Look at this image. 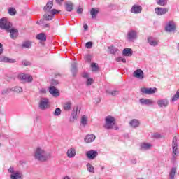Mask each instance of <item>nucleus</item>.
Wrapping results in <instances>:
<instances>
[{
    "mask_svg": "<svg viewBox=\"0 0 179 179\" xmlns=\"http://www.w3.org/2000/svg\"><path fill=\"white\" fill-rule=\"evenodd\" d=\"M34 157L36 160H38L39 162H47L51 157V154L45 151L44 148L38 147L35 150Z\"/></svg>",
    "mask_w": 179,
    "mask_h": 179,
    "instance_id": "nucleus-1",
    "label": "nucleus"
},
{
    "mask_svg": "<svg viewBox=\"0 0 179 179\" xmlns=\"http://www.w3.org/2000/svg\"><path fill=\"white\" fill-rule=\"evenodd\" d=\"M115 117L111 115H108L105 117V123L103 124V127L105 129H108V131L110 129H115L117 131V129H118V127H115Z\"/></svg>",
    "mask_w": 179,
    "mask_h": 179,
    "instance_id": "nucleus-2",
    "label": "nucleus"
},
{
    "mask_svg": "<svg viewBox=\"0 0 179 179\" xmlns=\"http://www.w3.org/2000/svg\"><path fill=\"white\" fill-rule=\"evenodd\" d=\"M8 173H10V179H22L23 178V175L19 171H15V168L13 166H10L8 170Z\"/></svg>",
    "mask_w": 179,
    "mask_h": 179,
    "instance_id": "nucleus-3",
    "label": "nucleus"
},
{
    "mask_svg": "<svg viewBox=\"0 0 179 179\" xmlns=\"http://www.w3.org/2000/svg\"><path fill=\"white\" fill-rule=\"evenodd\" d=\"M10 27H12V24L8 21V19L5 17L0 19V29L8 31Z\"/></svg>",
    "mask_w": 179,
    "mask_h": 179,
    "instance_id": "nucleus-4",
    "label": "nucleus"
},
{
    "mask_svg": "<svg viewBox=\"0 0 179 179\" xmlns=\"http://www.w3.org/2000/svg\"><path fill=\"white\" fill-rule=\"evenodd\" d=\"M127 38L129 43H134L138 40V32L134 29H131L127 32Z\"/></svg>",
    "mask_w": 179,
    "mask_h": 179,
    "instance_id": "nucleus-5",
    "label": "nucleus"
},
{
    "mask_svg": "<svg viewBox=\"0 0 179 179\" xmlns=\"http://www.w3.org/2000/svg\"><path fill=\"white\" fill-rule=\"evenodd\" d=\"M176 22L173 20L169 21L166 26H165V31H166V33H173V31H176Z\"/></svg>",
    "mask_w": 179,
    "mask_h": 179,
    "instance_id": "nucleus-6",
    "label": "nucleus"
},
{
    "mask_svg": "<svg viewBox=\"0 0 179 179\" xmlns=\"http://www.w3.org/2000/svg\"><path fill=\"white\" fill-rule=\"evenodd\" d=\"M18 79L21 82H27L28 83L33 82V77L31 76L23 73L18 75Z\"/></svg>",
    "mask_w": 179,
    "mask_h": 179,
    "instance_id": "nucleus-7",
    "label": "nucleus"
},
{
    "mask_svg": "<svg viewBox=\"0 0 179 179\" xmlns=\"http://www.w3.org/2000/svg\"><path fill=\"white\" fill-rule=\"evenodd\" d=\"M155 12L157 16H163L166 13H169V8L163 7H157L155 9Z\"/></svg>",
    "mask_w": 179,
    "mask_h": 179,
    "instance_id": "nucleus-8",
    "label": "nucleus"
},
{
    "mask_svg": "<svg viewBox=\"0 0 179 179\" xmlns=\"http://www.w3.org/2000/svg\"><path fill=\"white\" fill-rule=\"evenodd\" d=\"M133 76L136 79H139L140 80H142L145 79V73L142 69H137L134 71Z\"/></svg>",
    "mask_w": 179,
    "mask_h": 179,
    "instance_id": "nucleus-9",
    "label": "nucleus"
},
{
    "mask_svg": "<svg viewBox=\"0 0 179 179\" xmlns=\"http://www.w3.org/2000/svg\"><path fill=\"white\" fill-rule=\"evenodd\" d=\"M78 114H80V110H79V107H76L73 110L70 117V122H75V120L78 119Z\"/></svg>",
    "mask_w": 179,
    "mask_h": 179,
    "instance_id": "nucleus-10",
    "label": "nucleus"
},
{
    "mask_svg": "<svg viewBox=\"0 0 179 179\" xmlns=\"http://www.w3.org/2000/svg\"><path fill=\"white\" fill-rule=\"evenodd\" d=\"M141 93L143 94H153L157 92V88L154 87V88H146L143 87L141 89Z\"/></svg>",
    "mask_w": 179,
    "mask_h": 179,
    "instance_id": "nucleus-11",
    "label": "nucleus"
},
{
    "mask_svg": "<svg viewBox=\"0 0 179 179\" xmlns=\"http://www.w3.org/2000/svg\"><path fill=\"white\" fill-rule=\"evenodd\" d=\"M157 105L160 108H166L169 107V99H161L157 101Z\"/></svg>",
    "mask_w": 179,
    "mask_h": 179,
    "instance_id": "nucleus-12",
    "label": "nucleus"
},
{
    "mask_svg": "<svg viewBox=\"0 0 179 179\" xmlns=\"http://www.w3.org/2000/svg\"><path fill=\"white\" fill-rule=\"evenodd\" d=\"M99 153L97 152L96 150H90L86 152V157L90 160H94V159L97 157Z\"/></svg>",
    "mask_w": 179,
    "mask_h": 179,
    "instance_id": "nucleus-13",
    "label": "nucleus"
},
{
    "mask_svg": "<svg viewBox=\"0 0 179 179\" xmlns=\"http://www.w3.org/2000/svg\"><path fill=\"white\" fill-rule=\"evenodd\" d=\"M47 107H48V99L43 98L39 102L38 108L40 110H45Z\"/></svg>",
    "mask_w": 179,
    "mask_h": 179,
    "instance_id": "nucleus-14",
    "label": "nucleus"
},
{
    "mask_svg": "<svg viewBox=\"0 0 179 179\" xmlns=\"http://www.w3.org/2000/svg\"><path fill=\"white\" fill-rule=\"evenodd\" d=\"M131 13H134V15H138L139 13H142V6L139 5L134 4L131 10H130Z\"/></svg>",
    "mask_w": 179,
    "mask_h": 179,
    "instance_id": "nucleus-15",
    "label": "nucleus"
},
{
    "mask_svg": "<svg viewBox=\"0 0 179 179\" xmlns=\"http://www.w3.org/2000/svg\"><path fill=\"white\" fill-rule=\"evenodd\" d=\"M139 101L142 106H153L155 104V101L149 99L141 98Z\"/></svg>",
    "mask_w": 179,
    "mask_h": 179,
    "instance_id": "nucleus-16",
    "label": "nucleus"
},
{
    "mask_svg": "<svg viewBox=\"0 0 179 179\" xmlns=\"http://www.w3.org/2000/svg\"><path fill=\"white\" fill-rule=\"evenodd\" d=\"M9 32L10 38L13 40H16V38H17V36H19V31L17 29L12 28L10 29Z\"/></svg>",
    "mask_w": 179,
    "mask_h": 179,
    "instance_id": "nucleus-17",
    "label": "nucleus"
},
{
    "mask_svg": "<svg viewBox=\"0 0 179 179\" xmlns=\"http://www.w3.org/2000/svg\"><path fill=\"white\" fill-rule=\"evenodd\" d=\"M49 93H50L52 96H53V97H58L59 96V92L54 86H51L49 87Z\"/></svg>",
    "mask_w": 179,
    "mask_h": 179,
    "instance_id": "nucleus-18",
    "label": "nucleus"
},
{
    "mask_svg": "<svg viewBox=\"0 0 179 179\" xmlns=\"http://www.w3.org/2000/svg\"><path fill=\"white\" fill-rule=\"evenodd\" d=\"M66 155L69 159H73V157L76 156V150H75V148H71L67 150Z\"/></svg>",
    "mask_w": 179,
    "mask_h": 179,
    "instance_id": "nucleus-19",
    "label": "nucleus"
},
{
    "mask_svg": "<svg viewBox=\"0 0 179 179\" xmlns=\"http://www.w3.org/2000/svg\"><path fill=\"white\" fill-rule=\"evenodd\" d=\"M64 8L66 12H72V10H73V3L71 1H66L64 3Z\"/></svg>",
    "mask_w": 179,
    "mask_h": 179,
    "instance_id": "nucleus-20",
    "label": "nucleus"
},
{
    "mask_svg": "<svg viewBox=\"0 0 179 179\" xmlns=\"http://www.w3.org/2000/svg\"><path fill=\"white\" fill-rule=\"evenodd\" d=\"M129 124L131 128H138L141 125V122L138 119H132Z\"/></svg>",
    "mask_w": 179,
    "mask_h": 179,
    "instance_id": "nucleus-21",
    "label": "nucleus"
},
{
    "mask_svg": "<svg viewBox=\"0 0 179 179\" xmlns=\"http://www.w3.org/2000/svg\"><path fill=\"white\" fill-rule=\"evenodd\" d=\"M52 6H54L52 1L48 2L46 6L43 8L44 12L50 13V12H51V9H52Z\"/></svg>",
    "mask_w": 179,
    "mask_h": 179,
    "instance_id": "nucleus-22",
    "label": "nucleus"
},
{
    "mask_svg": "<svg viewBox=\"0 0 179 179\" xmlns=\"http://www.w3.org/2000/svg\"><path fill=\"white\" fill-rule=\"evenodd\" d=\"M134 51L129 48H126L122 50V55H124V57H132Z\"/></svg>",
    "mask_w": 179,
    "mask_h": 179,
    "instance_id": "nucleus-23",
    "label": "nucleus"
},
{
    "mask_svg": "<svg viewBox=\"0 0 179 179\" xmlns=\"http://www.w3.org/2000/svg\"><path fill=\"white\" fill-rule=\"evenodd\" d=\"M148 43L152 47H156V46L159 45V41H157L152 37L148 38Z\"/></svg>",
    "mask_w": 179,
    "mask_h": 179,
    "instance_id": "nucleus-24",
    "label": "nucleus"
},
{
    "mask_svg": "<svg viewBox=\"0 0 179 179\" xmlns=\"http://www.w3.org/2000/svg\"><path fill=\"white\" fill-rule=\"evenodd\" d=\"M0 62H5V63L8 62L9 64H15V62H16V60L13 59H10L8 57H1Z\"/></svg>",
    "mask_w": 179,
    "mask_h": 179,
    "instance_id": "nucleus-25",
    "label": "nucleus"
},
{
    "mask_svg": "<svg viewBox=\"0 0 179 179\" xmlns=\"http://www.w3.org/2000/svg\"><path fill=\"white\" fill-rule=\"evenodd\" d=\"M153 145L149 143H142L140 145L141 150H149Z\"/></svg>",
    "mask_w": 179,
    "mask_h": 179,
    "instance_id": "nucleus-26",
    "label": "nucleus"
},
{
    "mask_svg": "<svg viewBox=\"0 0 179 179\" xmlns=\"http://www.w3.org/2000/svg\"><path fill=\"white\" fill-rule=\"evenodd\" d=\"M99 12L100 10H99L98 8H92L90 10V15L92 16V19H96Z\"/></svg>",
    "mask_w": 179,
    "mask_h": 179,
    "instance_id": "nucleus-27",
    "label": "nucleus"
},
{
    "mask_svg": "<svg viewBox=\"0 0 179 179\" xmlns=\"http://www.w3.org/2000/svg\"><path fill=\"white\" fill-rule=\"evenodd\" d=\"M96 139L95 135H87L84 141L86 143H90V142H93Z\"/></svg>",
    "mask_w": 179,
    "mask_h": 179,
    "instance_id": "nucleus-28",
    "label": "nucleus"
},
{
    "mask_svg": "<svg viewBox=\"0 0 179 179\" xmlns=\"http://www.w3.org/2000/svg\"><path fill=\"white\" fill-rule=\"evenodd\" d=\"M177 138L175 136L173 138V144H172V149H173V155H177Z\"/></svg>",
    "mask_w": 179,
    "mask_h": 179,
    "instance_id": "nucleus-29",
    "label": "nucleus"
},
{
    "mask_svg": "<svg viewBox=\"0 0 179 179\" xmlns=\"http://www.w3.org/2000/svg\"><path fill=\"white\" fill-rule=\"evenodd\" d=\"M71 72L72 73L73 76H76V73H78V67L76 66V63L73 62L71 64Z\"/></svg>",
    "mask_w": 179,
    "mask_h": 179,
    "instance_id": "nucleus-30",
    "label": "nucleus"
},
{
    "mask_svg": "<svg viewBox=\"0 0 179 179\" xmlns=\"http://www.w3.org/2000/svg\"><path fill=\"white\" fill-rule=\"evenodd\" d=\"M36 39L41 41H45L47 40V36L45 33H41L36 36Z\"/></svg>",
    "mask_w": 179,
    "mask_h": 179,
    "instance_id": "nucleus-31",
    "label": "nucleus"
},
{
    "mask_svg": "<svg viewBox=\"0 0 179 179\" xmlns=\"http://www.w3.org/2000/svg\"><path fill=\"white\" fill-rule=\"evenodd\" d=\"M106 93H107V94H110V96H118V94H120V91L106 90Z\"/></svg>",
    "mask_w": 179,
    "mask_h": 179,
    "instance_id": "nucleus-32",
    "label": "nucleus"
},
{
    "mask_svg": "<svg viewBox=\"0 0 179 179\" xmlns=\"http://www.w3.org/2000/svg\"><path fill=\"white\" fill-rule=\"evenodd\" d=\"M86 125H87V118L86 117V115H83L81 117L80 126L86 127Z\"/></svg>",
    "mask_w": 179,
    "mask_h": 179,
    "instance_id": "nucleus-33",
    "label": "nucleus"
},
{
    "mask_svg": "<svg viewBox=\"0 0 179 179\" xmlns=\"http://www.w3.org/2000/svg\"><path fill=\"white\" fill-rule=\"evenodd\" d=\"M108 52L110 54H117L118 52V48H115V46H109L108 48Z\"/></svg>",
    "mask_w": 179,
    "mask_h": 179,
    "instance_id": "nucleus-34",
    "label": "nucleus"
},
{
    "mask_svg": "<svg viewBox=\"0 0 179 179\" xmlns=\"http://www.w3.org/2000/svg\"><path fill=\"white\" fill-rule=\"evenodd\" d=\"M63 108L65 111H70L72 108V103L71 102H66L63 106Z\"/></svg>",
    "mask_w": 179,
    "mask_h": 179,
    "instance_id": "nucleus-35",
    "label": "nucleus"
},
{
    "mask_svg": "<svg viewBox=\"0 0 179 179\" xmlns=\"http://www.w3.org/2000/svg\"><path fill=\"white\" fill-rule=\"evenodd\" d=\"M12 92H15V93H22L23 88L22 87L15 86L11 88Z\"/></svg>",
    "mask_w": 179,
    "mask_h": 179,
    "instance_id": "nucleus-36",
    "label": "nucleus"
},
{
    "mask_svg": "<svg viewBox=\"0 0 179 179\" xmlns=\"http://www.w3.org/2000/svg\"><path fill=\"white\" fill-rule=\"evenodd\" d=\"M156 3L159 6H166L167 5V0H156Z\"/></svg>",
    "mask_w": 179,
    "mask_h": 179,
    "instance_id": "nucleus-37",
    "label": "nucleus"
},
{
    "mask_svg": "<svg viewBox=\"0 0 179 179\" xmlns=\"http://www.w3.org/2000/svg\"><path fill=\"white\" fill-rule=\"evenodd\" d=\"M30 47H31V42L30 41H26L22 45V48H30Z\"/></svg>",
    "mask_w": 179,
    "mask_h": 179,
    "instance_id": "nucleus-38",
    "label": "nucleus"
},
{
    "mask_svg": "<svg viewBox=\"0 0 179 179\" xmlns=\"http://www.w3.org/2000/svg\"><path fill=\"white\" fill-rule=\"evenodd\" d=\"M176 171H177V169L172 168L170 173H169V177L171 179H174V176H176Z\"/></svg>",
    "mask_w": 179,
    "mask_h": 179,
    "instance_id": "nucleus-39",
    "label": "nucleus"
},
{
    "mask_svg": "<svg viewBox=\"0 0 179 179\" xmlns=\"http://www.w3.org/2000/svg\"><path fill=\"white\" fill-rule=\"evenodd\" d=\"M43 17H45V20H52V18L54 17L50 13H46L43 15Z\"/></svg>",
    "mask_w": 179,
    "mask_h": 179,
    "instance_id": "nucleus-40",
    "label": "nucleus"
},
{
    "mask_svg": "<svg viewBox=\"0 0 179 179\" xmlns=\"http://www.w3.org/2000/svg\"><path fill=\"white\" fill-rule=\"evenodd\" d=\"M87 171L89 173H94V167L91 164H87Z\"/></svg>",
    "mask_w": 179,
    "mask_h": 179,
    "instance_id": "nucleus-41",
    "label": "nucleus"
},
{
    "mask_svg": "<svg viewBox=\"0 0 179 179\" xmlns=\"http://www.w3.org/2000/svg\"><path fill=\"white\" fill-rule=\"evenodd\" d=\"M61 113H62L61 108H57L55 110L53 115H55V117H59V115L61 114Z\"/></svg>",
    "mask_w": 179,
    "mask_h": 179,
    "instance_id": "nucleus-42",
    "label": "nucleus"
},
{
    "mask_svg": "<svg viewBox=\"0 0 179 179\" xmlns=\"http://www.w3.org/2000/svg\"><path fill=\"white\" fill-rule=\"evenodd\" d=\"M12 92V88H6L2 90L1 94L5 95V94H9V93Z\"/></svg>",
    "mask_w": 179,
    "mask_h": 179,
    "instance_id": "nucleus-43",
    "label": "nucleus"
},
{
    "mask_svg": "<svg viewBox=\"0 0 179 179\" xmlns=\"http://www.w3.org/2000/svg\"><path fill=\"white\" fill-rule=\"evenodd\" d=\"M178 99H179V90L176 92V94L172 98L171 101H177Z\"/></svg>",
    "mask_w": 179,
    "mask_h": 179,
    "instance_id": "nucleus-44",
    "label": "nucleus"
},
{
    "mask_svg": "<svg viewBox=\"0 0 179 179\" xmlns=\"http://www.w3.org/2000/svg\"><path fill=\"white\" fill-rule=\"evenodd\" d=\"M59 12H61V10H58L57 9H52L50 10L49 13L52 15V16L54 17V15H57V13H59Z\"/></svg>",
    "mask_w": 179,
    "mask_h": 179,
    "instance_id": "nucleus-45",
    "label": "nucleus"
},
{
    "mask_svg": "<svg viewBox=\"0 0 179 179\" xmlns=\"http://www.w3.org/2000/svg\"><path fill=\"white\" fill-rule=\"evenodd\" d=\"M91 67L92 68L93 72H96V71H97V69H99V66H97V64H96V63L91 64Z\"/></svg>",
    "mask_w": 179,
    "mask_h": 179,
    "instance_id": "nucleus-46",
    "label": "nucleus"
},
{
    "mask_svg": "<svg viewBox=\"0 0 179 179\" xmlns=\"http://www.w3.org/2000/svg\"><path fill=\"white\" fill-rule=\"evenodd\" d=\"M116 61H117V62H123L124 64H125L127 62V59H125V58L122 57H119L116 58Z\"/></svg>",
    "mask_w": 179,
    "mask_h": 179,
    "instance_id": "nucleus-47",
    "label": "nucleus"
},
{
    "mask_svg": "<svg viewBox=\"0 0 179 179\" xmlns=\"http://www.w3.org/2000/svg\"><path fill=\"white\" fill-rule=\"evenodd\" d=\"M8 13L11 16H15V15H16V10L15 8H10L8 10Z\"/></svg>",
    "mask_w": 179,
    "mask_h": 179,
    "instance_id": "nucleus-48",
    "label": "nucleus"
},
{
    "mask_svg": "<svg viewBox=\"0 0 179 179\" xmlns=\"http://www.w3.org/2000/svg\"><path fill=\"white\" fill-rule=\"evenodd\" d=\"M22 64L24 66H30L31 65V63L27 60L22 61Z\"/></svg>",
    "mask_w": 179,
    "mask_h": 179,
    "instance_id": "nucleus-49",
    "label": "nucleus"
},
{
    "mask_svg": "<svg viewBox=\"0 0 179 179\" xmlns=\"http://www.w3.org/2000/svg\"><path fill=\"white\" fill-rule=\"evenodd\" d=\"M92 83H93V78H87V86H90Z\"/></svg>",
    "mask_w": 179,
    "mask_h": 179,
    "instance_id": "nucleus-50",
    "label": "nucleus"
},
{
    "mask_svg": "<svg viewBox=\"0 0 179 179\" xmlns=\"http://www.w3.org/2000/svg\"><path fill=\"white\" fill-rule=\"evenodd\" d=\"M85 47L87 48H91L92 47H93V43L92 42H87L85 44Z\"/></svg>",
    "mask_w": 179,
    "mask_h": 179,
    "instance_id": "nucleus-51",
    "label": "nucleus"
},
{
    "mask_svg": "<svg viewBox=\"0 0 179 179\" xmlns=\"http://www.w3.org/2000/svg\"><path fill=\"white\" fill-rule=\"evenodd\" d=\"M39 93L41 94H45V93H47V90H45V88H42L39 90Z\"/></svg>",
    "mask_w": 179,
    "mask_h": 179,
    "instance_id": "nucleus-52",
    "label": "nucleus"
},
{
    "mask_svg": "<svg viewBox=\"0 0 179 179\" xmlns=\"http://www.w3.org/2000/svg\"><path fill=\"white\" fill-rule=\"evenodd\" d=\"M77 13H78V15H82V13H83V8H78L77 9Z\"/></svg>",
    "mask_w": 179,
    "mask_h": 179,
    "instance_id": "nucleus-53",
    "label": "nucleus"
},
{
    "mask_svg": "<svg viewBox=\"0 0 179 179\" xmlns=\"http://www.w3.org/2000/svg\"><path fill=\"white\" fill-rule=\"evenodd\" d=\"M94 103L95 104H99V103H100L101 101V98L94 99Z\"/></svg>",
    "mask_w": 179,
    "mask_h": 179,
    "instance_id": "nucleus-54",
    "label": "nucleus"
},
{
    "mask_svg": "<svg viewBox=\"0 0 179 179\" xmlns=\"http://www.w3.org/2000/svg\"><path fill=\"white\" fill-rule=\"evenodd\" d=\"M3 53V45L0 43V55Z\"/></svg>",
    "mask_w": 179,
    "mask_h": 179,
    "instance_id": "nucleus-55",
    "label": "nucleus"
},
{
    "mask_svg": "<svg viewBox=\"0 0 179 179\" xmlns=\"http://www.w3.org/2000/svg\"><path fill=\"white\" fill-rule=\"evenodd\" d=\"M83 78H85L86 79H88L89 78V73H83Z\"/></svg>",
    "mask_w": 179,
    "mask_h": 179,
    "instance_id": "nucleus-56",
    "label": "nucleus"
},
{
    "mask_svg": "<svg viewBox=\"0 0 179 179\" xmlns=\"http://www.w3.org/2000/svg\"><path fill=\"white\" fill-rule=\"evenodd\" d=\"M52 85H53L54 86H55L56 85H58V81L56 80H52Z\"/></svg>",
    "mask_w": 179,
    "mask_h": 179,
    "instance_id": "nucleus-57",
    "label": "nucleus"
},
{
    "mask_svg": "<svg viewBox=\"0 0 179 179\" xmlns=\"http://www.w3.org/2000/svg\"><path fill=\"white\" fill-rule=\"evenodd\" d=\"M83 28H84L85 31H86V30H87V29H89V26H87V24H84Z\"/></svg>",
    "mask_w": 179,
    "mask_h": 179,
    "instance_id": "nucleus-58",
    "label": "nucleus"
},
{
    "mask_svg": "<svg viewBox=\"0 0 179 179\" xmlns=\"http://www.w3.org/2000/svg\"><path fill=\"white\" fill-rule=\"evenodd\" d=\"M131 163L132 164H136V163H137L136 159H132L131 160Z\"/></svg>",
    "mask_w": 179,
    "mask_h": 179,
    "instance_id": "nucleus-59",
    "label": "nucleus"
},
{
    "mask_svg": "<svg viewBox=\"0 0 179 179\" xmlns=\"http://www.w3.org/2000/svg\"><path fill=\"white\" fill-rule=\"evenodd\" d=\"M56 3H58V5H61L62 2H64V0H55Z\"/></svg>",
    "mask_w": 179,
    "mask_h": 179,
    "instance_id": "nucleus-60",
    "label": "nucleus"
},
{
    "mask_svg": "<svg viewBox=\"0 0 179 179\" xmlns=\"http://www.w3.org/2000/svg\"><path fill=\"white\" fill-rule=\"evenodd\" d=\"M154 138H155V139H160V138H162V136H160V135H155Z\"/></svg>",
    "mask_w": 179,
    "mask_h": 179,
    "instance_id": "nucleus-61",
    "label": "nucleus"
},
{
    "mask_svg": "<svg viewBox=\"0 0 179 179\" xmlns=\"http://www.w3.org/2000/svg\"><path fill=\"white\" fill-rule=\"evenodd\" d=\"M85 61H90V55H87L86 57H85Z\"/></svg>",
    "mask_w": 179,
    "mask_h": 179,
    "instance_id": "nucleus-62",
    "label": "nucleus"
},
{
    "mask_svg": "<svg viewBox=\"0 0 179 179\" xmlns=\"http://www.w3.org/2000/svg\"><path fill=\"white\" fill-rule=\"evenodd\" d=\"M64 179H71V178H69V176H64Z\"/></svg>",
    "mask_w": 179,
    "mask_h": 179,
    "instance_id": "nucleus-63",
    "label": "nucleus"
},
{
    "mask_svg": "<svg viewBox=\"0 0 179 179\" xmlns=\"http://www.w3.org/2000/svg\"><path fill=\"white\" fill-rule=\"evenodd\" d=\"M44 27H50V24H46L44 25Z\"/></svg>",
    "mask_w": 179,
    "mask_h": 179,
    "instance_id": "nucleus-64",
    "label": "nucleus"
}]
</instances>
